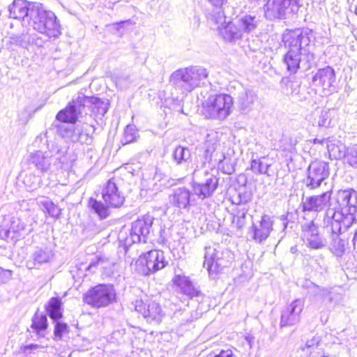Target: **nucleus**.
Masks as SVG:
<instances>
[{
  "label": "nucleus",
  "mask_w": 357,
  "mask_h": 357,
  "mask_svg": "<svg viewBox=\"0 0 357 357\" xmlns=\"http://www.w3.org/2000/svg\"><path fill=\"white\" fill-rule=\"evenodd\" d=\"M154 218L146 214L132 222L130 238L133 243H146L153 231Z\"/></svg>",
  "instance_id": "nucleus-16"
},
{
  "label": "nucleus",
  "mask_w": 357,
  "mask_h": 357,
  "mask_svg": "<svg viewBox=\"0 0 357 357\" xmlns=\"http://www.w3.org/2000/svg\"><path fill=\"white\" fill-rule=\"evenodd\" d=\"M257 100V94L252 89H243L237 97L238 107L243 113H248L252 110Z\"/></svg>",
  "instance_id": "nucleus-27"
},
{
  "label": "nucleus",
  "mask_w": 357,
  "mask_h": 357,
  "mask_svg": "<svg viewBox=\"0 0 357 357\" xmlns=\"http://www.w3.org/2000/svg\"><path fill=\"white\" fill-rule=\"evenodd\" d=\"M86 107L89 108L96 116H103L108 110L109 103L97 97L79 94L66 109L57 114L56 119L63 122L75 123L79 115L84 112L86 114Z\"/></svg>",
  "instance_id": "nucleus-3"
},
{
  "label": "nucleus",
  "mask_w": 357,
  "mask_h": 357,
  "mask_svg": "<svg viewBox=\"0 0 357 357\" xmlns=\"http://www.w3.org/2000/svg\"><path fill=\"white\" fill-rule=\"evenodd\" d=\"M336 80L335 70L331 66L319 68L312 76V85L321 91L323 96H328L335 91Z\"/></svg>",
  "instance_id": "nucleus-14"
},
{
  "label": "nucleus",
  "mask_w": 357,
  "mask_h": 357,
  "mask_svg": "<svg viewBox=\"0 0 357 357\" xmlns=\"http://www.w3.org/2000/svg\"><path fill=\"white\" fill-rule=\"evenodd\" d=\"M314 143H317V142H319V139H315L314 140Z\"/></svg>",
  "instance_id": "nucleus-57"
},
{
  "label": "nucleus",
  "mask_w": 357,
  "mask_h": 357,
  "mask_svg": "<svg viewBox=\"0 0 357 357\" xmlns=\"http://www.w3.org/2000/svg\"><path fill=\"white\" fill-rule=\"evenodd\" d=\"M282 142H288V144L284 147V150L288 151H294L295 149L296 145L298 142L297 138L293 137H285L282 139Z\"/></svg>",
  "instance_id": "nucleus-48"
},
{
  "label": "nucleus",
  "mask_w": 357,
  "mask_h": 357,
  "mask_svg": "<svg viewBox=\"0 0 357 357\" xmlns=\"http://www.w3.org/2000/svg\"><path fill=\"white\" fill-rule=\"evenodd\" d=\"M331 123V117L328 111L324 110L321 112L318 121V126L319 127H328Z\"/></svg>",
  "instance_id": "nucleus-46"
},
{
  "label": "nucleus",
  "mask_w": 357,
  "mask_h": 357,
  "mask_svg": "<svg viewBox=\"0 0 357 357\" xmlns=\"http://www.w3.org/2000/svg\"><path fill=\"white\" fill-rule=\"evenodd\" d=\"M174 282L179 287L183 294L190 298L198 296L199 294V291L193 286L192 282L185 276L176 275L174 278Z\"/></svg>",
  "instance_id": "nucleus-33"
},
{
  "label": "nucleus",
  "mask_w": 357,
  "mask_h": 357,
  "mask_svg": "<svg viewBox=\"0 0 357 357\" xmlns=\"http://www.w3.org/2000/svg\"><path fill=\"white\" fill-rule=\"evenodd\" d=\"M206 175L207 178L204 182L193 181L192 183L193 195L202 200L211 197L216 190L219 183V178L217 176L208 173Z\"/></svg>",
  "instance_id": "nucleus-21"
},
{
  "label": "nucleus",
  "mask_w": 357,
  "mask_h": 357,
  "mask_svg": "<svg viewBox=\"0 0 357 357\" xmlns=\"http://www.w3.org/2000/svg\"><path fill=\"white\" fill-rule=\"evenodd\" d=\"M47 312L54 321L60 319L62 316L61 301L59 297L51 298L48 302Z\"/></svg>",
  "instance_id": "nucleus-37"
},
{
  "label": "nucleus",
  "mask_w": 357,
  "mask_h": 357,
  "mask_svg": "<svg viewBox=\"0 0 357 357\" xmlns=\"http://www.w3.org/2000/svg\"><path fill=\"white\" fill-rule=\"evenodd\" d=\"M304 301L297 298L293 301L281 312L280 326L281 328L284 326H291L300 321L301 313L303 310Z\"/></svg>",
  "instance_id": "nucleus-20"
},
{
  "label": "nucleus",
  "mask_w": 357,
  "mask_h": 357,
  "mask_svg": "<svg viewBox=\"0 0 357 357\" xmlns=\"http://www.w3.org/2000/svg\"><path fill=\"white\" fill-rule=\"evenodd\" d=\"M48 149L52 153L37 151L30 153L29 162L42 173L55 172L63 169L68 163L66 151L60 148L57 143H52Z\"/></svg>",
  "instance_id": "nucleus-6"
},
{
  "label": "nucleus",
  "mask_w": 357,
  "mask_h": 357,
  "mask_svg": "<svg viewBox=\"0 0 357 357\" xmlns=\"http://www.w3.org/2000/svg\"><path fill=\"white\" fill-rule=\"evenodd\" d=\"M273 225V218L266 214L263 215L259 221L252 223L248 234L256 243H261L269 236Z\"/></svg>",
  "instance_id": "nucleus-19"
},
{
  "label": "nucleus",
  "mask_w": 357,
  "mask_h": 357,
  "mask_svg": "<svg viewBox=\"0 0 357 357\" xmlns=\"http://www.w3.org/2000/svg\"><path fill=\"white\" fill-rule=\"evenodd\" d=\"M48 326L47 319L45 315L36 314L32 319L31 328L37 335L44 337L45 331Z\"/></svg>",
  "instance_id": "nucleus-38"
},
{
  "label": "nucleus",
  "mask_w": 357,
  "mask_h": 357,
  "mask_svg": "<svg viewBox=\"0 0 357 357\" xmlns=\"http://www.w3.org/2000/svg\"><path fill=\"white\" fill-rule=\"evenodd\" d=\"M218 142L215 139H207L204 144V158L205 160L210 162L213 160L215 163H218V168H223V160L225 158V155L221 153L220 155L215 152L218 147Z\"/></svg>",
  "instance_id": "nucleus-29"
},
{
  "label": "nucleus",
  "mask_w": 357,
  "mask_h": 357,
  "mask_svg": "<svg viewBox=\"0 0 357 357\" xmlns=\"http://www.w3.org/2000/svg\"><path fill=\"white\" fill-rule=\"evenodd\" d=\"M356 14H357V7H356Z\"/></svg>",
  "instance_id": "nucleus-58"
},
{
  "label": "nucleus",
  "mask_w": 357,
  "mask_h": 357,
  "mask_svg": "<svg viewBox=\"0 0 357 357\" xmlns=\"http://www.w3.org/2000/svg\"><path fill=\"white\" fill-rule=\"evenodd\" d=\"M233 98L226 93H212L202 102L201 112L207 119L225 120L232 112Z\"/></svg>",
  "instance_id": "nucleus-8"
},
{
  "label": "nucleus",
  "mask_w": 357,
  "mask_h": 357,
  "mask_svg": "<svg viewBox=\"0 0 357 357\" xmlns=\"http://www.w3.org/2000/svg\"><path fill=\"white\" fill-rule=\"evenodd\" d=\"M52 250L48 247H37L32 252L30 258L26 261L28 269H38L43 265L50 263L54 257Z\"/></svg>",
  "instance_id": "nucleus-23"
},
{
  "label": "nucleus",
  "mask_w": 357,
  "mask_h": 357,
  "mask_svg": "<svg viewBox=\"0 0 357 357\" xmlns=\"http://www.w3.org/2000/svg\"><path fill=\"white\" fill-rule=\"evenodd\" d=\"M319 295L321 296L324 299H328V295H331L333 294V289H327V288H321L319 289Z\"/></svg>",
  "instance_id": "nucleus-51"
},
{
  "label": "nucleus",
  "mask_w": 357,
  "mask_h": 357,
  "mask_svg": "<svg viewBox=\"0 0 357 357\" xmlns=\"http://www.w3.org/2000/svg\"><path fill=\"white\" fill-rule=\"evenodd\" d=\"M300 85L297 82L288 81L286 83L284 93L288 96L297 95L299 92Z\"/></svg>",
  "instance_id": "nucleus-45"
},
{
  "label": "nucleus",
  "mask_w": 357,
  "mask_h": 357,
  "mask_svg": "<svg viewBox=\"0 0 357 357\" xmlns=\"http://www.w3.org/2000/svg\"><path fill=\"white\" fill-rule=\"evenodd\" d=\"M320 340L321 339L319 336H314L312 339L307 341L305 347L310 349L317 347L320 342Z\"/></svg>",
  "instance_id": "nucleus-50"
},
{
  "label": "nucleus",
  "mask_w": 357,
  "mask_h": 357,
  "mask_svg": "<svg viewBox=\"0 0 357 357\" xmlns=\"http://www.w3.org/2000/svg\"><path fill=\"white\" fill-rule=\"evenodd\" d=\"M41 206L48 215L52 218L58 219L61 213V210L56 206L52 202L45 200L40 202Z\"/></svg>",
  "instance_id": "nucleus-43"
},
{
  "label": "nucleus",
  "mask_w": 357,
  "mask_h": 357,
  "mask_svg": "<svg viewBox=\"0 0 357 357\" xmlns=\"http://www.w3.org/2000/svg\"><path fill=\"white\" fill-rule=\"evenodd\" d=\"M302 238L305 245L311 249L320 250L326 246V241L321 235L319 227L313 220L302 225Z\"/></svg>",
  "instance_id": "nucleus-17"
},
{
  "label": "nucleus",
  "mask_w": 357,
  "mask_h": 357,
  "mask_svg": "<svg viewBox=\"0 0 357 357\" xmlns=\"http://www.w3.org/2000/svg\"><path fill=\"white\" fill-rule=\"evenodd\" d=\"M102 259L100 257L96 256L94 259H93L90 264L89 265L87 269L91 270L93 267H96L100 261H102Z\"/></svg>",
  "instance_id": "nucleus-53"
},
{
  "label": "nucleus",
  "mask_w": 357,
  "mask_h": 357,
  "mask_svg": "<svg viewBox=\"0 0 357 357\" xmlns=\"http://www.w3.org/2000/svg\"><path fill=\"white\" fill-rule=\"evenodd\" d=\"M329 236V248L336 255L342 256L345 252L347 245V239L343 236L344 231L338 232L337 231H328Z\"/></svg>",
  "instance_id": "nucleus-30"
},
{
  "label": "nucleus",
  "mask_w": 357,
  "mask_h": 357,
  "mask_svg": "<svg viewBox=\"0 0 357 357\" xmlns=\"http://www.w3.org/2000/svg\"><path fill=\"white\" fill-rule=\"evenodd\" d=\"M169 264L162 250H153L141 255L136 261L137 271L149 275L164 268Z\"/></svg>",
  "instance_id": "nucleus-10"
},
{
  "label": "nucleus",
  "mask_w": 357,
  "mask_h": 357,
  "mask_svg": "<svg viewBox=\"0 0 357 357\" xmlns=\"http://www.w3.org/2000/svg\"><path fill=\"white\" fill-rule=\"evenodd\" d=\"M11 42L13 44L21 46L24 48H28L30 45L41 46L42 39L35 33L23 32L20 35H15L11 37Z\"/></svg>",
  "instance_id": "nucleus-31"
},
{
  "label": "nucleus",
  "mask_w": 357,
  "mask_h": 357,
  "mask_svg": "<svg viewBox=\"0 0 357 357\" xmlns=\"http://www.w3.org/2000/svg\"><path fill=\"white\" fill-rule=\"evenodd\" d=\"M94 131L95 127L89 124H72L65 129L63 137L72 142L90 144L92 142L91 135Z\"/></svg>",
  "instance_id": "nucleus-18"
},
{
  "label": "nucleus",
  "mask_w": 357,
  "mask_h": 357,
  "mask_svg": "<svg viewBox=\"0 0 357 357\" xmlns=\"http://www.w3.org/2000/svg\"><path fill=\"white\" fill-rule=\"evenodd\" d=\"M270 167V164L264 162L261 158L252 160L251 162V169L255 174H265L270 176L271 175L268 174Z\"/></svg>",
  "instance_id": "nucleus-41"
},
{
  "label": "nucleus",
  "mask_w": 357,
  "mask_h": 357,
  "mask_svg": "<svg viewBox=\"0 0 357 357\" xmlns=\"http://www.w3.org/2000/svg\"><path fill=\"white\" fill-rule=\"evenodd\" d=\"M193 200L191 191L185 187L173 189L172 192L169 195V204L179 209L189 208Z\"/></svg>",
  "instance_id": "nucleus-24"
},
{
  "label": "nucleus",
  "mask_w": 357,
  "mask_h": 357,
  "mask_svg": "<svg viewBox=\"0 0 357 357\" xmlns=\"http://www.w3.org/2000/svg\"><path fill=\"white\" fill-rule=\"evenodd\" d=\"M236 21L243 34L254 32L259 24V20L256 15L250 14H243L238 16Z\"/></svg>",
  "instance_id": "nucleus-32"
},
{
  "label": "nucleus",
  "mask_w": 357,
  "mask_h": 357,
  "mask_svg": "<svg viewBox=\"0 0 357 357\" xmlns=\"http://www.w3.org/2000/svg\"><path fill=\"white\" fill-rule=\"evenodd\" d=\"M38 348H40V345L37 344H30L22 346L21 347V350L25 355H30L33 353L34 350H36Z\"/></svg>",
  "instance_id": "nucleus-49"
},
{
  "label": "nucleus",
  "mask_w": 357,
  "mask_h": 357,
  "mask_svg": "<svg viewBox=\"0 0 357 357\" xmlns=\"http://www.w3.org/2000/svg\"><path fill=\"white\" fill-rule=\"evenodd\" d=\"M344 162L350 167L357 168V144L347 148Z\"/></svg>",
  "instance_id": "nucleus-42"
},
{
  "label": "nucleus",
  "mask_w": 357,
  "mask_h": 357,
  "mask_svg": "<svg viewBox=\"0 0 357 357\" xmlns=\"http://www.w3.org/2000/svg\"><path fill=\"white\" fill-rule=\"evenodd\" d=\"M283 225H284V228H286V227H287V222H284V223H283Z\"/></svg>",
  "instance_id": "nucleus-56"
},
{
  "label": "nucleus",
  "mask_w": 357,
  "mask_h": 357,
  "mask_svg": "<svg viewBox=\"0 0 357 357\" xmlns=\"http://www.w3.org/2000/svg\"><path fill=\"white\" fill-rule=\"evenodd\" d=\"M347 146L342 144L340 142L329 141L327 144V149L329 153V157L331 160H340L343 159L345 156Z\"/></svg>",
  "instance_id": "nucleus-36"
},
{
  "label": "nucleus",
  "mask_w": 357,
  "mask_h": 357,
  "mask_svg": "<svg viewBox=\"0 0 357 357\" xmlns=\"http://www.w3.org/2000/svg\"><path fill=\"white\" fill-rule=\"evenodd\" d=\"M337 206L326 210L323 224L327 231H346L357 221V192L340 190L337 194Z\"/></svg>",
  "instance_id": "nucleus-2"
},
{
  "label": "nucleus",
  "mask_w": 357,
  "mask_h": 357,
  "mask_svg": "<svg viewBox=\"0 0 357 357\" xmlns=\"http://www.w3.org/2000/svg\"><path fill=\"white\" fill-rule=\"evenodd\" d=\"M25 228H26V224L24 222H22V220L19 218L15 217L13 215V220L12 221L11 229L14 232H20L21 231L24 230Z\"/></svg>",
  "instance_id": "nucleus-47"
},
{
  "label": "nucleus",
  "mask_w": 357,
  "mask_h": 357,
  "mask_svg": "<svg viewBox=\"0 0 357 357\" xmlns=\"http://www.w3.org/2000/svg\"><path fill=\"white\" fill-rule=\"evenodd\" d=\"M250 209L248 205L240 204L233 210L232 225L238 229H242L246 224V218Z\"/></svg>",
  "instance_id": "nucleus-34"
},
{
  "label": "nucleus",
  "mask_w": 357,
  "mask_h": 357,
  "mask_svg": "<svg viewBox=\"0 0 357 357\" xmlns=\"http://www.w3.org/2000/svg\"><path fill=\"white\" fill-rule=\"evenodd\" d=\"M308 35L307 31L301 29L286 30L282 35V43L287 49L282 61L291 74L298 70H307L315 63L314 45Z\"/></svg>",
  "instance_id": "nucleus-1"
},
{
  "label": "nucleus",
  "mask_w": 357,
  "mask_h": 357,
  "mask_svg": "<svg viewBox=\"0 0 357 357\" xmlns=\"http://www.w3.org/2000/svg\"><path fill=\"white\" fill-rule=\"evenodd\" d=\"M353 245L355 251L357 252V230L355 231L353 237Z\"/></svg>",
  "instance_id": "nucleus-55"
},
{
  "label": "nucleus",
  "mask_w": 357,
  "mask_h": 357,
  "mask_svg": "<svg viewBox=\"0 0 357 357\" xmlns=\"http://www.w3.org/2000/svg\"><path fill=\"white\" fill-rule=\"evenodd\" d=\"M211 5L215 7L218 10L212 15V20L216 24H223L225 22L226 17L221 8L225 0H208Z\"/></svg>",
  "instance_id": "nucleus-40"
},
{
  "label": "nucleus",
  "mask_w": 357,
  "mask_h": 357,
  "mask_svg": "<svg viewBox=\"0 0 357 357\" xmlns=\"http://www.w3.org/2000/svg\"><path fill=\"white\" fill-rule=\"evenodd\" d=\"M116 300V291L112 285L100 284L84 294L83 301L93 307H104Z\"/></svg>",
  "instance_id": "nucleus-11"
},
{
  "label": "nucleus",
  "mask_w": 357,
  "mask_h": 357,
  "mask_svg": "<svg viewBox=\"0 0 357 357\" xmlns=\"http://www.w3.org/2000/svg\"><path fill=\"white\" fill-rule=\"evenodd\" d=\"M37 2H29L26 0H14L8 7L10 17L22 20L29 24L31 20V10L35 8Z\"/></svg>",
  "instance_id": "nucleus-22"
},
{
  "label": "nucleus",
  "mask_w": 357,
  "mask_h": 357,
  "mask_svg": "<svg viewBox=\"0 0 357 357\" xmlns=\"http://www.w3.org/2000/svg\"><path fill=\"white\" fill-rule=\"evenodd\" d=\"M329 176V164L321 160H315L309 165L303 183L308 190H313L319 188Z\"/></svg>",
  "instance_id": "nucleus-13"
},
{
  "label": "nucleus",
  "mask_w": 357,
  "mask_h": 357,
  "mask_svg": "<svg viewBox=\"0 0 357 357\" xmlns=\"http://www.w3.org/2000/svg\"><path fill=\"white\" fill-rule=\"evenodd\" d=\"M14 208L7 206L0 210V237L3 239L9 236L13 220Z\"/></svg>",
  "instance_id": "nucleus-28"
},
{
  "label": "nucleus",
  "mask_w": 357,
  "mask_h": 357,
  "mask_svg": "<svg viewBox=\"0 0 357 357\" xmlns=\"http://www.w3.org/2000/svg\"><path fill=\"white\" fill-rule=\"evenodd\" d=\"M29 25L49 38H57L61 33V25L54 13L46 10L40 3H37L36 8L31 10Z\"/></svg>",
  "instance_id": "nucleus-7"
},
{
  "label": "nucleus",
  "mask_w": 357,
  "mask_h": 357,
  "mask_svg": "<svg viewBox=\"0 0 357 357\" xmlns=\"http://www.w3.org/2000/svg\"><path fill=\"white\" fill-rule=\"evenodd\" d=\"M208 75L206 69L200 66H190L175 70L170 76V83L182 94L191 92L196 87L205 84Z\"/></svg>",
  "instance_id": "nucleus-5"
},
{
  "label": "nucleus",
  "mask_w": 357,
  "mask_h": 357,
  "mask_svg": "<svg viewBox=\"0 0 357 357\" xmlns=\"http://www.w3.org/2000/svg\"><path fill=\"white\" fill-rule=\"evenodd\" d=\"M228 251H220L213 246L205 248L204 266L206 268L210 278L215 279L224 268L230 264Z\"/></svg>",
  "instance_id": "nucleus-12"
},
{
  "label": "nucleus",
  "mask_w": 357,
  "mask_h": 357,
  "mask_svg": "<svg viewBox=\"0 0 357 357\" xmlns=\"http://www.w3.org/2000/svg\"><path fill=\"white\" fill-rule=\"evenodd\" d=\"M220 34L224 38L225 40L228 42L235 43L237 40L242 39L244 36L242 31L241 30L237 22H229L223 24H218Z\"/></svg>",
  "instance_id": "nucleus-26"
},
{
  "label": "nucleus",
  "mask_w": 357,
  "mask_h": 357,
  "mask_svg": "<svg viewBox=\"0 0 357 357\" xmlns=\"http://www.w3.org/2000/svg\"><path fill=\"white\" fill-rule=\"evenodd\" d=\"M101 195L103 202L91 197L89 200V206L102 220L109 215L110 208H120L124 203L125 197L119 190L114 178L107 181L102 186Z\"/></svg>",
  "instance_id": "nucleus-4"
},
{
  "label": "nucleus",
  "mask_w": 357,
  "mask_h": 357,
  "mask_svg": "<svg viewBox=\"0 0 357 357\" xmlns=\"http://www.w3.org/2000/svg\"><path fill=\"white\" fill-rule=\"evenodd\" d=\"M172 158L176 165H184L191 161V151L188 147L177 146L173 151Z\"/></svg>",
  "instance_id": "nucleus-35"
},
{
  "label": "nucleus",
  "mask_w": 357,
  "mask_h": 357,
  "mask_svg": "<svg viewBox=\"0 0 357 357\" xmlns=\"http://www.w3.org/2000/svg\"><path fill=\"white\" fill-rule=\"evenodd\" d=\"M139 137L136 126L133 124L128 125L123 132V135L121 139L122 145H126L136 141Z\"/></svg>",
  "instance_id": "nucleus-39"
},
{
  "label": "nucleus",
  "mask_w": 357,
  "mask_h": 357,
  "mask_svg": "<svg viewBox=\"0 0 357 357\" xmlns=\"http://www.w3.org/2000/svg\"><path fill=\"white\" fill-rule=\"evenodd\" d=\"M300 8L298 0H268L264 13L268 20H284L297 15Z\"/></svg>",
  "instance_id": "nucleus-9"
},
{
  "label": "nucleus",
  "mask_w": 357,
  "mask_h": 357,
  "mask_svg": "<svg viewBox=\"0 0 357 357\" xmlns=\"http://www.w3.org/2000/svg\"><path fill=\"white\" fill-rule=\"evenodd\" d=\"M331 197V190L319 195L310 196L302 202L304 211H321L327 206Z\"/></svg>",
  "instance_id": "nucleus-25"
},
{
  "label": "nucleus",
  "mask_w": 357,
  "mask_h": 357,
  "mask_svg": "<svg viewBox=\"0 0 357 357\" xmlns=\"http://www.w3.org/2000/svg\"><path fill=\"white\" fill-rule=\"evenodd\" d=\"M136 312L140 313L150 324H159L165 313L160 305L154 301H148L144 303L142 299H137L132 303Z\"/></svg>",
  "instance_id": "nucleus-15"
},
{
  "label": "nucleus",
  "mask_w": 357,
  "mask_h": 357,
  "mask_svg": "<svg viewBox=\"0 0 357 357\" xmlns=\"http://www.w3.org/2000/svg\"><path fill=\"white\" fill-rule=\"evenodd\" d=\"M54 334L55 336V339L61 340L64 334L68 333V326L67 324L60 321L59 319L54 321Z\"/></svg>",
  "instance_id": "nucleus-44"
},
{
  "label": "nucleus",
  "mask_w": 357,
  "mask_h": 357,
  "mask_svg": "<svg viewBox=\"0 0 357 357\" xmlns=\"http://www.w3.org/2000/svg\"><path fill=\"white\" fill-rule=\"evenodd\" d=\"M238 202H236V206L240 204H245L248 205V202L250 200V198L247 197L245 195H239L238 197Z\"/></svg>",
  "instance_id": "nucleus-52"
},
{
  "label": "nucleus",
  "mask_w": 357,
  "mask_h": 357,
  "mask_svg": "<svg viewBox=\"0 0 357 357\" xmlns=\"http://www.w3.org/2000/svg\"><path fill=\"white\" fill-rule=\"evenodd\" d=\"M340 294L335 292L333 291V294L331 295H328V300L330 303H333L337 301L340 298Z\"/></svg>",
  "instance_id": "nucleus-54"
}]
</instances>
